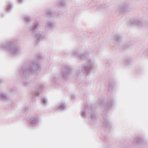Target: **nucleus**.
<instances>
[{
	"mask_svg": "<svg viewBox=\"0 0 148 148\" xmlns=\"http://www.w3.org/2000/svg\"><path fill=\"white\" fill-rule=\"evenodd\" d=\"M41 69L38 62L36 60L32 61L27 66L22 67L20 71V75L23 78L27 79L29 75L40 71Z\"/></svg>",
	"mask_w": 148,
	"mask_h": 148,
	"instance_id": "f257e3e1",
	"label": "nucleus"
},
{
	"mask_svg": "<svg viewBox=\"0 0 148 148\" xmlns=\"http://www.w3.org/2000/svg\"><path fill=\"white\" fill-rule=\"evenodd\" d=\"M0 47L4 49L7 53L13 56H17L20 53V46L17 43L14 41L0 44Z\"/></svg>",
	"mask_w": 148,
	"mask_h": 148,
	"instance_id": "f03ea898",
	"label": "nucleus"
},
{
	"mask_svg": "<svg viewBox=\"0 0 148 148\" xmlns=\"http://www.w3.org/2000/svg\"><path fill=\"white\" fill-rule=\"evenodd\" d=\"M81 116L84 119L87 116L88 120L94 123L96 121L97 117L90 104L85 105V108L81 110L80 112Z\"/></svg>",
	"mask_w": 148,
	"mask_h": 148,
	"instance_id": "7ed1b4c3",
	"label": "nucleus"
},
{
	"mask_svg": "<svg viewBox=\"0 0 148 148\" xmlns=\"http://www.w3.org/2000/svg\"><path fill=\"white\" fill-rule=\"evenodd\" d=\"M94 62L89 59L87 63L83 64L78 67L75 72V75H88L91 70L94 68Z\"/></svg>",
	"mask_w": 148,
	"mask_h": 148,
	"instance_id": "20e7f679",
	"label": "nucleus"
},
{
	"mask_svg": "<svg viewBox=\"0 0 148 148\" xmlns=\"http://www.w3.org/2000/svg\"><path fill=\"white\" fill-rule=\"evenodd\" d=\"M97 102L99 106H103L104 107L105 111H108L113 105L114 101L112 99H109L106 103H105L104 100L101 99H99Z\"/></svg>",
	"mask_w": 148,
	"mask_h": 148,
	"instance_id": "39448f33",
	"label": "nucleus"
},
{
	"mask_svg": "<svg viewBox=\"0 0 148 148\" xmlns=\"http://www.w3.org/2000/svg\"><path fill=\"white\" fill-rule=\"evenodd\" d=\"M71 69L69 66L64 65L62 66L61 75L63 78L66 79L68 78L70 75Z\"/></svg>",
	"mask_w": 148,
	"mask_h": 148,
	"instance_id": "423d86ee",
	"label": "nucleus"
},
{
	"mask_svg": "<svg viewBox=\"0 0 148 148\" xmlns=\"http://www.w3.org/2000/svg\"><path fill=\"white\" fill-rule=\"evenodd\" d=\"M103 118L101 119V121L103 124V125L105 127L110 128L112 127L111 125L110 122L108 120L107 116L106 114H102Z\"/></svg>",
	"mask_w": 148,
	"mask_h": 148,
	"instance_id": "0eeeda50",
	"label": "nucleus"
},
{
	"mask_svg": "<svg viewBox=\"0 0 148 148\" xmlns=\"http://www.w3.org/2000/svg\"><path fill=\"white\" fill-rule=\"evenodd\" d=\"M72 53L74 57L79 60H84L87 59L88 57V55L87 54H80L75 51H73Z\"/></svg>",
	"mask_w": 148,
	"mask_h": 148,
	"instance_id": "6e6552de",
	"label": "nucleus"
},
{
	"mask_svg": "<svg viewBox=\"0 0 148 148\" xmlns=\"http://www.w3.org/2000/svg\"><path fill=\"white\" fill-rule=\"evenodd\" d=\"M39 122V119L36 116L31 117L29 120V123L31 125H34L37 124Z\"/></svg>",
	"mask_w": 148,
	"mask_h": 148,
	"instance_id": "1a4fd4ad",
	"label": "nucleus"
},
{
	"mask_svg": "<svg viewBox=\"0 0 148 148\" xmlns=\"http://www.w3.org/2000/svg\"><path fill=\"white\" fill-rule=\"evenodd\" d=\"M8 99V97L7 94L4 93H0V100L4 102L7 101Z\"/></svg>",
	"mask_w": 148,
	"mask_h": 148,
	"instance_id": "9d476101",
	"label": "nucleus"
},
{
	"mask_svg": "<svg viewBox=\"0 0 148 148\" xmlns=\"http://www.w3.org/2000/svg\"><path fill=\"white\" fill-rule=\"evenodd\" d=\"M44 86L43 85H41L38 88L37 91L35 92L34 93V95L32 96V98H34V97L36 96H38L40 95V92H41L44 89Z\"/></svg>",
	"mask_w": 148,
	"mask_h": 148,
	"instance_id": "9b49d317",
	"label": "nucleus"
},
{
	"mask_svg": "<svg viewBox=\"0 0 148 148\" xmlns=\"http://www.w3.org/2000/svg\"><path fill=\"white\" fill-rule=\"evenodd\" d=\"M60 78H58V76H56L55 77H53L52 79L51 80V82H53V84H57L58 83L59 80Z\"/></svg>",
	"mask_w": 148,
	"mask_h": 148,
	"instance_id": "f8f14e48",
	"label": "nucleus"
},
{
	"mask_svg": "<svg viewBox=\"0 0 148 148\" xmlns=\"http://www.w3.org/2000/svg\"><path fill=\"white\" fill-rule=\"evenodd\" d=\"M143 140L142 139L138 137L137 138L134 139V143L136 144L142 142Z\"/></svg>",
	"mask_w": 148,
	"mask_h": 148,
	"instance_id": "ddd939ff",
	"label": "nucleus"
},
{
	"mask_svg": "<svg viewBox=\"0 0 148 148\" xmlns=\"http://www.w3.org/2000/svg\"><path fill=\"white\" fill-rule=\"evenodd\" d=\"M66 108L64 104H60L59 107L56 109L58 111L60 110H63L66 109Z\"/></svg>",
	"mask_w": 148,
	"mask_h": 148,
	"instance_id": "4468645a",
	"label": "nucleus"
},
{
	"mask_svg": "<svg viewBox=\"0 0 148 148\" xmlns=\"http://www.w3.org/2000/svg\"><path fill=\"white\" fill-rule=\"evenodd\" d=\"M41 102L43 105H46L47 103V100L45 98L42 97L41 99Z\"/></svg>",
	"mask_w": 148,
	"mask_h": 148,
	"instance_id": "2eb2a0df",
	"label": "nucleus"
},
{
	"mask_svg": "<svg viewBox=\"0 0 148 148\" xmlns=\"http://www.w3.org/2000/svg\"><path fill=\"white\" fill-rule=\"evenodd\" d=\"M34 40L35 41V45L37 44L40 41L41 39H42L43 38H34Z\"/></svg>",
	"mask_w": 148,
	"mask_h": 148,
	"instance_id": "dca6fc26",
	"label": "nucleus"
},
{
	"mask_svg": "<svg viewBox=\"0 0 148 148\" xmlns=\"http://www.w3.org/2000/svg\"><path fill=\"white\" fill-rule=\"evenodd\" d=\"M114 86V83L113 82H110L108 84L109 90H111L113 88Z\"/></svg>",
	"mask_w": 148,
	"mask_h": 148,
	"instance_id": "f3484780",
	"label": "nucleus"
},
{
	"mask_svg": "<svg viewBox=\"0 0 148 148\" xmlns=\"http://www.w3.org/2000/svg\"><path fill=\"white\" fill-rule=\"evenodd\" d=\"M125 64L126 65L129 64L131 62V60L130 59H126L124 61Z\"/></svg>",
	"mask_w": 148,
	"mask_h": 148,
	"instance_id": "a211bd4d",
	"label": "nucleus"
},
{
	"mask_svg": "<svg viewBox=\"0 0 148 148\" xmlns=\"http://www.w3.org/2000/svg\"><path fill=\"white\" fill-rule=\"evenodd\" d=\"M23 84L24 86H27L29 84V83L28 82L27 80H25L23 81Z\"/></svg>",
	"mask_w": 148,
	"mask_h": 148,
	"instance_id": "6ab92c4d",
	"label": "nucleus"
},
{
	"mask_svg": "<svg viewBox=\"0 0 148 148\" xmlns=\"http://www.w3.org/2000/svg\"><path fill=\"white\" fill-rule=\"evenodd\" d=\"M37 59H39L42 58V55L40 53H38L37 55Z\"/></svg>",
	"mask_w": 148,
	"mask_h": 148,
	"instance_id": "aec40b11",
	"label": "nucleus"
},
{
	"mask_svg": "<svg viewBox=\"0 0 148 148\" xmlns=\"http://www.w3.org/2000/svg\"><path fill=\"white\" fill-rule=\"evenodd\" d=\"M115 40L118 42H119L121 41V38H115Z\"/></svg>",
	"mask_w": 148,
	"mask_h": 148,
	"instance_id": "412c9836",
	"label": "nucleus"
},
{
	"mask_svg": "<svg viewBox=\"0 0 148 148\" xmlns=\"http://www.w3.org/2000/svg\"><path fill=\"white\" fill-rule=\"evenodd\" d=\"M122 148H128V146L123 145L122 147Z\"/></svg>",
	"mask_w": 148,
	"mask_h": 148,
	"instance_id": "4be33fe9",
	"label": "nucleus"
},
{
	"mask_svg": "<svg viewBox=\"0 0 148 148\" xmlns=\"http://www.w3.org/2000/svg\"><path fill=\"white\" fill-rule=\"evenodd\" d=\"M75 97V96H72L71 97V99L72 100L73 99V98H74Z\"/></svg>",
	"mask_w": 148,
	"mask_h": 148,
	"instance_id": "5701e85b",
	"label": "nucleus"
},
{
	"mask_svg": "<svg viewBox=\"0 0 148 148\" xmlns=\"http://www.w3.org/2000/svg\"><path fill=\"white\" fill-rule=\"evenodd\" d=\"M2 82V80L0 79V84Z\"/></svg>",
	"mask_w": 148,
	"mask_h": 148,
	"instance_id": "b1692460",
	"label": "nucleus"
}]
</instances>
